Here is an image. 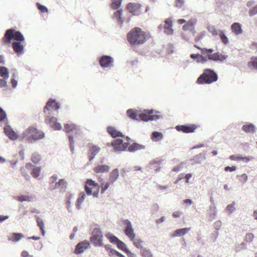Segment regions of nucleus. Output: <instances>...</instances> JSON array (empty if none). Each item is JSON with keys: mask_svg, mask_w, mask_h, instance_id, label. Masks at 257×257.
I'll return each mask as SVG.
<instances>
[{"mask_svg": "<svg viewBox=\"0 0 257 257\" xmlns=\"http://www.w3.org/2000/svg\"><path fill=\"white\" fill-rule=\"evenodd\" d=\"M155 110L144 109L143 110L136 109H129L126 111L127 116L132 119L148 121L159 119L161 115L154 114Z\"/></svg>", "mask_w": 257, "mask_h": 257, "instance_id": "1", "label": "nucleus"}, {"mask_svg": "<svg viewBox=\"0 0 257 257\" xmlns=\"http://www.w3.org/2000/svg\"><path fill=\"white\" fill-rule=\"evenodd\" d=\"M150 38L149 34L143 31L139 27L133 28L126 35L127 41L133 46H138L143 44Z\"/></svg>", "mask_w": 257, "mask_h": 257, "instance_id": "2", "label": "nucleus"}, {"mask_svg": "<svg viewBox=\"0 0 257 257\" xmlns=\"http://www.w3.org/2000/svg\"><path fill=\"white\" fill-rule=\"evenodd\" d=\"M218 79V75L213 70L205 69L203 73L197 78V83L200 84H211Z\"/></svg>", "mask_w": 257, "mask_h": 257, "instance_id": "3", "label": "nucleus"}, {"mask_svg": "<svg viewBox=\"0 0 257 257\" xmlns=\"http://www.w3.org/2000/svg\"><path fill=\"white\" fill-rule=\"evenodd\" d=\"M13 39L19 42L24 40V37L21 32L19 31L15 32L14 30L9 29L6 31L5 36L3 38V42L5 44H10Z\"/></svg>", "mask_w": 257, "mask_h": 257, "instance_id": "4", "label": "nucleus"}, {"mask_svg": "<svg viewBox=\"0 0 257 257\" xmlns=\"http://www.w3.org/2000/svg\"><path fill=\"white\" fill-rule=\"evenodd\" d=\"M100 186L98 183L91 179H88L85 185V191L88 195H92L94 197H98Z\"/></svg>", "mask_w": 257, "mask_h": 257, "instance_id": "5", "label": "nucleus"}, {"mask_svg": "<svg viewBox=\"0 0 257 257\" xmlns=\"http://www.w3.org/2000/svg\"><path fill=\"white\" fill-rule=\"evenodd\" d=\"M24 136L27 138L29 141L32 140H37L42 139L44 136V133L38 131L37 128L30 126L24 133Z\"/></svg>", "mask_w": 257, "mask_h": 257, "instance_id": "6", "label": "nucleus"}, {"mask_svg": "<svg viewBox=\"0 0 257 257\" xmlns=\"http://www.w3.org/2000/svg\"><path fill=\"white\" fill-rule=\"evenodd\" d=\"M102 237V232L99 229L95 228L92 232L90 241L95 246H102L103 245Z\"/></svg>", "mask_w": 257, "mask_h": 257, "instance_id": "7", "label": "nucleus"}, {"mask_svg": "<svg viewBox=\"0 0 257 257\" xmlns=\"http://www.w3.org/2000/svg\"><path fill=\"white\" fill-rule=\"evenodd\" d=\"M126 139L127 140L126 142H123L122 140L119 139H115L113 141L111 145L114 151H122L127 148L128 146V140H130V138L126 137Z\"/></svg>", "mask_w": 257, "mask_h": 257, "instance_id": "8", "label": "nucleus"}, {"mask_svg": "<svg viewBox=\"0 0 257 257\" xmlns=\"http://www.w3.org/2000/svg\"><path fill=\"white\" fill-rule=\"evenodd\" d=\"M60 108L59 104L55 100L50 99L44 107V112L45 114H51L52 110H57Z\"/></svg>", "mask_w": 257, "mask_h": 257, "instance_id": "9", "label": "nucleus"}, {"mask_svg": "<svg viewBox=\"0 0 257 257\" xmlns=\"http://www.w3.org/2000/svg\"><path fill=\"white\" fill-rule=\"evenodd\" d=\"M123 223L125 225L124 233L125 235L130 238L131 240H133L135 238V233H134L131 222L128 220L122 221Z\"/></svg>", "mask_w": 257, "mask_h": 257, "instance_id": "10", "label": "nucleus"}, {"mask_svg": "<svg viewBox=\"0 0 257 257\" xmlns=\"http://www.w3.org/2000/svg\"><path fill=\"white\" fill-rule=\"evenodd\" d=\"M126 8L133 15H139L141 13V6L138 3H130Z\"/></svg>", "mask_w": 257, "mask_h": 257, "instance_id": "11", "label": "nucleus"}, {"mask_svg": "<svg viewBox=\"0 0 257 257\" xmlns=\"http://www.w3.org/2000/svg\"><path fill=\"white\" fill-rule=\"evenodd\" d=\"M99 62L102 67H110L113 66V60L110 56L103 55L100 58Z\"/></svg>", "mask_w": 257, "mask_h": 257, "instance_id": "12", "label": "nucleus"}, {"mask_svg": "<svg viewBox=\"0 0 257 257\" xmlns=\"http://www.w3.org/2000/svg\"><path fill=\"white\" fill-rule=\"evenodd\" d=\"M176 129L179 132H182L184 133H193L197 128L195 124L179 125L176 126Z\"/></svg>", "mask_w": 257, "mask_h": 257, "instance_id": "13", "label": "nucleus"}, {"mask_svg": "<svg viewBox=\"0 0 257 257\" xmlns=\"http://www.w3.org/2000/svg\"><path fill=\"white\" fill-rule=\"evenodd\" d=\"M64 130L67 133L75 132V137L77 136V135H80V130L78 129L77 126L73 123L65 124Z\"/></svg>", "mask_w": 257, "mask_h": 257, "instance_id": "14", "label": "nucleus"}, {"mask_svg": "<svg viewBox=\"0 0 257 257\" xmlns=\"http://www.w3.org/2000/svg\"><path fill=\"white\" fill-rule=\"evenodd\" d=\"M100 148L96 145H91L89 147L88 158L90 161H92L95 156L100 152Z\"/></svg>", "mask_w": 257, "mask_h": 257, "instance_id": "15", "label": "nucleus"}, {"mask_svg": "<svg viewBox=\"0 0 257 257\" xmlns=\"http://www.w3.org/2000/svg\"><path fill=\"white\" fill-rule=\"evenodd\" d=\"M227 56L224 55L219 52H216L214 54H210L207 55V58L209 60H213L214 61H223L226 59Z\"/></svg>", "mask_w": 257, "mask_h": 257, "instance_id": "16", "label": "nucleus"}, {"mask_svg": "<svg viewBox=\"0 0 257 257\" xmlns=\"http://www.w3.org/2000/svg\"><path fill=\"white\" fill-rule=\"evenodd\" d=\"M4 132L6 135L12 140H16L17 139L18 136L15 133L12 128L9 125H6L4 127Z\"/></svg>", "mask_w": 257, "mask_h": 257, "instance_id": "17", "label": "nucleus"}, {"mask_svg": "<svg viewBox=\"0 0 257 257\" xmlns=\"http://www.w3.org/2000/svg\"><path fill=\"white\" fill-rule=\"evenodd\" d=\"M122 10L121 9L115 11L112 16V19L114 20L117 24L121 27L124 22V18L122 17Z\"/></svg>", "mask_w": 257, "mask_h": 257, "instance_id": "18", "label": "nucleus"}, {"mask_svg": "<svg viewBox=\"0 0 257 257\" xmlns=\"http://www.w3.org/2000/svg\"><path fill=\"white\" fill-rule=\"evenodd\" d=\"M164 32L167 35H172L174 32L172 29V21L170 19H167L164 22Z\"/></svg>", "mask_w": 257, "mask_h": 257, "instance_id": "19", "label": "nucleus"}, {"mask_svg": "<svg viewBox=\"0 0 257 257\" xmlns=\"http://www.w3.org/2000/svg\"><path fill=\"white\" fill-rule=\"evenodd\" d=\"M110 169L109 166L106 165H99L94 167L93 171L97 174L107 173Z\"/></svg>", "mask_w": 257, "mask_h": 257, "instance_id": "20", "label": "nucleus"}, {"mask_svg": "<svg viewBox=\"0 0 257 257\" xmlns=\"http://www.w3.org/2000/svg\"><path fill=\"white\" fill-rule=\"evenodd\" d=\"M231 30L235 35H239L243 33L241 25L239 23H234L231 26Z\"/></svg>", "mask_w": 257, "mask_h": 257, "instance_id": "21", "label": "nucleus"}, {"mask_svg": "<svg viewBox=\"0 0 257 257\" xmlns=\"http://www.w3.org/2000/svg\"><path fill=\"white\" fill-rule=\"evenodd\" d=\"M108 133L113 138L121 137L124 138L122 133L112 126H108L107 129Z\"/></svg>", "mask_w": 257, "mask_h": 257, "instance_id": "22", "label": "nucleus"}, {"mask_svg": "<svg viewBox=\"0 0 257 257\" xmlns=\"http://www.w3.org/2000/svg\"><path fill=\"white\" fill-rule=\"evenodd\" d=\"M229 159L231 160H234V161H242L245 162H248L250 161H251L253 158L250 156L248 157H242L241 156H240L239 155H231L229 157Z\"/></svg>", "mask_w": 257, "mask_h": 257, "instance_id": "23", "label": "nucleus"}, {"mask_svg": "<svg viewBox=\"0 0 257 257\" xmlns=\"http://www.w3.org/2000/svg\"><path fill=\"white\" fill-rule=\"evenodd\" d=\"M13 49L14 51L18 54L22 53L24 50V46L20 42H15L12 44Z\"/></svg>", "mask_w": 257, "mask_h": 257, "instance_id": "24", "label": "nucleus"}, {"mask_svg": "<svg viewBox=\"0 0 257 257\" xmlns=\"http://www.w3.org/2000/svg\"><path fill=\"white\" fill-rule=\"evenodd\" d=\"M89 243L87 241H84L78 243L75 249V251L77 253H80L82 252L84 249L86 248Z\"/></svg>", "mask_w": 257, "mask_h": 257, "instance_id": "25", "label": "nucleus"}, {"mask_svg": "<svg viewBox=\"0 0 257 257\" xmlns=\"http://www.w3.org/2000/svg\"><path fill=\"white\" fill-rule=\"evenodd\" d=\"M24 237V235L21 233H12L9 234L8 238L13 242H17Z\"/></svg>", "mask_w": 257, "mask_h": 257, "instance_id": "26", "label": "nucleus"}, {"mask_svg": "<svg viewBox=\"0 0 257 257\" xmlns=\"http://www.w3.org/2000/svg\"><path fill=\"white\" fill-rule=\"evenodd\" d=\"M119 176L118 170L117 169L113 170L109 174V182L113 183Z\"/></svg>", "mask_w": 257, "mask_h": 257, "instance_id": "27", "label": "nucleus"}, {"mask_svg": "<svg viewBox=\"0 0 257 257\" xmlns=\"http://www.w3.org/2000/svg\"><path fill=\"white\" fill-rule=\"evenodd\" d=\"M57 179V175H54L50 178L49 188L50 190H53L56 189V181Z\"/></svg>", "mask_w": 257, "mask_h": 257, "instance_id": "28", "label": "nucleus"}, {"mask_svg": "<svg viewBox=\"0 0 257 257\" xmlns=\"http://www.w3.org/2000/svg\"><path fill=\"white\" fill-rule=\"evenodd\" d=\"M128 150L130 152H134L145 149V146L137 143H134L133 145L128 147Z\"/></svg>", "mask_w": 257, "mask_h": 257, "instance_id": "29", "label": "nucleus"}, {"mask_svg": "<svg viewBox=\"0 0 257 257\" xmlns=\"http://www.w3.org/2000/svg\"><path fill=\"white\" fill-rule=\"evenodd\" d=\"M196 22L193 20L189 21L187 23L183 26L184 31L192 30L194 29V25Z\"/></svg>", "mask_w": 257, "mask_h": 257, "instance_id": "30", "label": "nucleus"}, {"mask_svg": "<svg viewBox=\"0 0 257 257\" xmlns=\"http://www.w3.org/2000/svg\"><path fill=\"white\" fill-rule=\"evenodd\" d=\"M242 130L247 133H253L255 131V126L251 123L246 124L243 125Z\"/></svg>", "mask_w": 257, "mask_h": 257, "instance_id": "31", "label": "nucleus"}, {"mask_svg": "<svg viewBox=\"0 0 257 257\" xmlns=\"http://www.w3.org/2000/svg\"><path fill=\"white\" fill-rule=\"evenodd\" d=\"M0 75L4 79H7L9 76V70L5 67H0Z\"/></svg>", "mask_w": 257, "mask_h": 257, "instance_id": "32", "label": "nucleus"}, {"mask_svg": "<svg viewBox=\"0 0 257 257\" xmlns=\"http://www.w3.org/2000/svg\"><path fill=\"white\" fill-rule=\"evenodd\" d=\"M46 123L50 125L51 126H52V125H53L57 121V118L53 116H50L51 114H46Z\"/></svg>", "mask_w": 257, "mask_h": 257, "instance_id": "33", "label": "nucleus"}, {"mask_svg": "<svg viewBox=\"0 0 257 257\" xmlns=\"http://www.w3.org/2000/svg\"><path fill=\"white\" fill-rule=\"evenodd\" d=\"M151 139L154 141H158L163 139V135L158 132H154L152 133Z\"/></svg>", "mask_w": 257, "mask_h": 257, "instance_id": "34", "label": "nucleus"}, {"mask_svg": "<svg viewBox=\"0 0 257 257\" xmlns=\"http://www.w3.org/2000/svg\"><path fill=\"white\" fill-rule=\"evenodd\" d=\"M112 2L110 4V8L113 10H117L120 8L122 0H111Z\"/></svg>", "mask_w": 257, "mask_h": 257, "instance_id": "35", "label": "nucleus"}, {"mask_svg": "<svg viewBox=\"0 0 257 257\" xmlns=\"http://www.w3.org/2000/svg\"><path fill=\"white\" fill-rule=\"evenodd\" d=\"M17 200L21 202L23 201H31L32 199V196L28 195H20L16 197Z\"/></svg>", "mask_w": 257, "mask_h": 257, "instance_id": "36", "label": "nucleus"}, {"mask_svg": "<svg viewBox=\"0 0 257 257\" xmlns=\"http://www.w3.org/2000/svg\"><path fill=\"white\" fill-rule=\"evenodd\" d=\"M86 197V195L84 192H81L79 194V197L77 199V203L76 204L77 208L79 209L81 208V204L84 201Z\"/></svg>", "mask_w": 257, "mask_h": 257, "instance_id": "37", "label": "nucleus"}, {"mask_svg": "<svg viewBox=\"0 0 257 257\" xmlns=\"http://www.w3.org/2000/svg\"><path fill=\"white\" fill-rule=\"evenodd\" d=\"M219 37L221 40V42L225 45L228 43V39L225 35V33L223 31H219Z\"/></svg>", "mask_w": 257, "mask_h": 257, "instance_id": "38", "label": "nucleus"}, {"mask_svg": "<svg viewBox=\"0 0 257 257\" xmlns=\"http://www.w3.org/2000/svg\"><path fill=\"white\" fill-rule=\"evenodd\" d=\"M37 225L40 227L41 230L42 235L44 236L45 232L44 230V223L43 220L41 218L38 217L37 218Z\"/></svg>", "mask_w": 257, "mask_h": 257, "instance_id": "39", "label": "nucleus"}, {"mask_svg": "<svg viewBox=\"0 0 257 257\" xmlns=\"http://www.w3.org/2000/svg\"><path fill=\"white\" fill-rule=\"evenodd\" d=\"M7 121V115L5 111L0 107V122Z\"/></svg>", "mask_w": 257, "mask_h": 257, "instance_id": "40", "label": "nucleus"}, {"mask_svg": "<svg viewBox=\"0 0 257 257\" xmlns=\"http://www.w3.org/2000/svg\"><path fill=\"white\" fill-rule=\"evenodd\" d=\"M40 172L41 169L40 167H34L32 170L31 175L33 177L37 178L39 176Z\"/></svg>", "mask_w": 257, "mask_h": 257, "instance_id": "41", "label": "nucleus"}, {"mask_svg": "<svg viewBox=\"0 0 257 257\" xmlns=\"http://www.w3.org/2000/svg\"><path fill=\"white\" fill-rule=\"evenodd\" d=\"M41 156L39 154L35 153L32 154V156L31 157V160L34 163H38L41 160Z\"/></svg>", "mask_w": 257, "mask_h": 257, "instance_id": "42", "label": "nucleus"}, {"mask_svg": "<svg viewBox=\"0 0 257 257\" xmlns=\"http://www.w3.org/2000/svg\"><path fill=\"white\" fill-rule=\"evenodd\" d=\"M105 236L111 243L116 244L119 241V239L117 237L110 233H108L106 234Z\"/></svg>", "mask_w": 257, "mask_h": 257, "instance_id": "43", "label": "nucleus"}, {"mask_svg": "<svg viewBox=\"0 0 257 257\" xmlns=\"http://www.w3.org/2000/svg\"><path fill=\"white\" fill-rule=\"evenodd\" d=\"M248 66H252L254 69L257 70V56L252 57L251 61L248 63Z\"/></svg>", "mask_w": 257, "mask_h": 257, "instance_id": "44", "label": "nucleus"}, {"mask_svg": "<svg viewBox=\"0 0 257 257\" xmlns=\"http://www.w3.org/2000/svg\"><path fill=\"white\" fill-rule=\"evenodd\" d=\"M190 228H184L176 230L175 231L176 235L181 236L184 235L188 231L190 230Z\"/></svg>", "mask_w": 257, "mask_h": 257, "instance_id": "45", "label": "nucleus"}, {"mask_svg": "<svg viewBox=\"0 0 257 257\" xmlns=\"http://www.w3.org/2000/svg\"><path fill=\"white\" fill-rule=\"evenodd\" d=\"M116 244L117 245V246L118 248L124 251L125 253L126 252L127 250H128L124 242L120 240H119Z\"/></svg>", "mask_w": 257, "mask_h": 257, "instance_id": "46", "label": "nucleus"}, {"mask_svg": "<svg viewBox=\"0 0 257 257\" xmlns=\"http://www.w3.org/2000/svg\"><path fill=\"white\" fill-rule=\"evenodd\" d=\"M141 252L143 257H152V254L149 249L146 248L142 249L141 250Z\"/></svg>", "mask_w": 257, "mask_h": 257, "instance_id": "47", "label": "nucleus"}, {"mask_svg": "<svg viewBox=\"0 0 257 257\" xmlns=\"http://www.w3.org/2000/svg\"><path fill=\"white\" fill-rule=\"evenodd\" d=\"M208 30L213 36H217L219 35V31L216 29V28L214 26H211L208 27Z\"/></svg>", "mask_w": 257, "mask_h": 257, "instance_id": "48", "label": "nucleus"}, {"mask_svg": "<svg viewBox=\"0 0 257 257\" xmlns=\"http://www.w3.org/2000/svg\"><path fill=\"white\" fill-rule=\"evenodd\" d=\"M66 181L64 179H60L56 182V189L60 187H66Z\"/></svg>", "mask_w": 257, "mask_h": 257, "instance_id": "49", "label": "nucleus"}, {"mask_svg": "<svg viewBox=\"0 0 257 257\" xmlns=\"http://www.w3.org/2000/svg\"><path fill=\"white\" fill-rule=\"evenodd\" d=\"M112 184V183H109V181H108V182L107 183H106L105 184H104V183L101 184V193L102 194H103L104 193V192L105 191V190L106 189H107V188L109 187V185Z\"/></svg>", "mask_w": 257, "mask_h": 257, "instance_id": "50", "label": "nucleus"}, {"mask_svg": "<svg viewBox=\"0 0 257 257\" xmlns=\"http://www.w3.org/2000/svg\"><path fill=\"white\" fill-rule=\"evenodd\" d=\"M239 180L242 183H245L248 179V176L246 174H243L239 176Z\"/></svg>", "mask_w": 257, "mask_h": 257, "instance_id": "51", "label": "nucleus"}, {"mask_svg": "<svg viewBox=\"0 0 257 257\" xmlns=\"http://www.w3.org/2000/svg\"><path fill=\"white\" fill-rule=\"evenodd\" d=\"M37 8L41 11L42 13H46L48 11V9L47 8L43 5H41L39 3H37L36 4Z\"/></svg>", "mask_w": 257, "mask_h": 257, "instance_id": "52", "label": "nucleus"}, {"mask_svg": "<svg viewBox=\"0 0 257 257\" xmlns=\"http://www.w3.org/2000/svg\"><path fill=\"white\" fill-rule=\"evenodd\" d=\"M134 241V245L137 248H141L142 247V241L140 239H134L133 240Z\"/></svg>", "mask_w": 257, "mask_h": 257, "instance_id": "53", "label": "nucleus"}, {"mask_svg": "<svg viewBox=\"0 0 257 257\" xmlns=\"http://www.w3.org/2000/svg\"><path fill=\"white\" fill-rule=\"evenodd\" d=\"M257 14V5L255 6L249 12L250 16H253Z\"/></svg>", "mask_w": 257, "mask_h": 257, "instance_id": "54", "label": "nucleus"}, {"mask_svg": "<svg viewBox=\"0 0 257 257\" xmlns=\"http://www.w3.org/2000/svg\"><path fill=\"white\" fill-rule=\"evenodd\" d=\"M234 206H235V203H234V202L232 203V204H229L227 205V206L226 207V210L230 212H232L235 209Z\"/></svg>", "mask_w": 257, "mask_h": 257, "instance_id": "55", "label": "nucleus"}, {"mask_svg": "<svg viewBox=\"0 0 257 257\" xmlns=\"http://www.w3.org/2000/svg\"><path fill=\"white\" fill-rule=\"evenodd\" d=\"M51 127H53L55 130H60L62 128V126L61 124L57 122H56L53 125H52Z\"/></svg>", "mask_w": 257, "mask_h": 257, "instance_id": "56", "label": "nucleus"}, {"mask_svg": "<svg viewBox=\"0 0 257 257\" xmlns=\"http://www.w3.org/2000/svg\"><path fill=\"white\" fill-rule=\"evenodd\" d=\"M68 138H69V140L70 142V148H71V151H73L74 150V147L73 146V144L74 143L73 137L72 136H69Z\"/></svg>", "mask_w": 257, "mask_h": 257, "instance_id": "57", "label": "nucleus"}, {"mask_svg": "<svg viewBox=\"0 0 257 257\" xmlns=\"http://www.w3.org/2000/svg\"><path fill=\"white\" fill-rule=\"evenodd\" d=\"M201 51L202 54H205L207 53H212L214 52V50L213 49L203 48L201 49Z\"/></svg>", "mask_w": 257, "mask_h": 257, "instance_id": "58", "label": "nucleus"}, {"mask_svg": "<svg viewBox=\"0 0 257 257\" xmlns=\"http://www.w3.org/2000/svg\"><path fill=\"white\" fill-rule=\"evenodd\" d=\"M200 60L198 59L197 62L205 63L207 61V59L206 57L203 56L202 55H200L199 58Z\"/></svg>", "mask_w": 257, "mask_h": 257, "instance_id": "59", "label": "nucleus"}, {"mask_svg": "<svg viewBox=\"0 0 257 257\" xmlns=\"http://www.w3.org/2000/svg\"><path fill=\"white\" fill-rule=\"evenodd\" d=\"M33 167H34V166L31 163H29L26 164L25 168L24 169H25V170H28V171H30L33 169Z\"/></svg>", "mask_w": 257, "mask_h": 257, "instance_id": "60", "label": "nucleus"}, {"mask_svg": "<svg viewBox=\"0 0 257 257\" xmlns=\"http://www.w3.org/2000/svg\"><path fill=\"white\" fill-rule=\"evenodd\" d=\"M224 170L225 171H229L230 172H232V171H235L236 170V167L235 166H232V167L227 166L225 168Z\"/></svg>", "mask_w": 257, "mask_h": 257, "instance_id": "61", "label": "nucleus"}, {"mask_svg": "<svg viewBox=\"0 0 257 257\" xmlns=\"http://www.w3.org/2000/svg\"><path fill=\"white\" fill-rule=\"evenodd\" d=\"M110 252H112V253L115 254L116 255H117L118 257H125L123 254H122L121 253H119V252H118L116 250H114L112 249V250H111Z\"/></svg>", "mask_w": 257, "mask_h": 257, "instance_id": "62", "label": "nucleus"}, {"mask_svg": "<svg viewBox=\"0 0 257 257\" xmlns=\"http://www.w3.org/2000/svg\"><path fill=\"white\" fill-rule=\"evenodd\" d=\"M7 86V81L6 79H0V87H4Z\"/></svg>", "mask_w": 257, "mask_h": 257, "instance_id": "63", "label": "nucleus"}, {"mask_svg": "<svg viewBox=\"0 0 257 257\" xmlns=\"http://www.w3.org/2000/svg\"><path fill=\"white\" fill-rule=\"evenodd\" d=\"M30 255L27 251L24 250L21 253V256L22 257H29Z\"/></svg>", "mask_w": 257, "mask_h": 257, "instance_id": "64", "label": "nucleus"}]
</instances>
